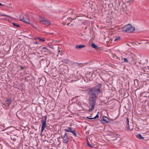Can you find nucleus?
<instances>
[{"label":"nucleus","mask_w":149,"mask_h":149,"mask_svg":"<svg viewBox=\"0 0 149 149\" xmlns=\"http://www.w3.org/2000/svg\"><path fill=\"white\" fill-rule=\"evenodd\" d=\"M102 86L101 84H98L95 86L89 88L88 89L89 96L97 98L99 94L102 92L101 90Z\"/></svg>","instance_id":"nucleus-1"},{"label":"nucleus","mask_w":149,"mask_h":149,"mask_svg":"<svg viewBox=\"0 0 149 149\" xmlns=\"http://www.w3.org/2000/svg\"><path fill=\"white\" fill-rule=\"evenodd\" d=\"M97 98V97L89 96L88 99L89 104L91 107V108L89 109V111H91L94 109L95 104Z\"/></svg>","instance_id":"nucleus-2"},{"label":"nucleus","mask_w":149,"mask_h":149,"mask_svg":"<svg viewBox=\"0 0 149 149\" xmlns=\"http://www.w3.org/2000/svg\"><path fill=\"white\" fill-rule=\"evenodd\" d=\"M135 30V28L130 24L124 26L122 29L123 32L127 33L132 32Z\"/></svg>","instance_id":"nucleus-3"},{"label":"nucleus","mask_w":149,"mask_h":149,"mask_svg":"<svg viewBox=\"0 0 149 149\" xmlns=\"http://www.w3.org/2000/svg\"><path fill=\"white\" fill-rule=\"evenodd\" d=\"M49 62L46 59H42L40 61L41 65L44 68L47 67L49 64Z\"/></svg>","instance_id":"nucleus-4"},{"label":"nucleus","mask_w":149,"mask_h":149,"mask_svg":"<svg viewBox=\"0 0 149 149\" xmlns=\"http://www.w3.org/2000/svg\"><path fill=\"white\" fill-rule=\"evenodd\" d=\"M39 17V20L41 23L47 25L51 24V23L48 19L42 18L41 16H40Z\"/></svg>","instance_id":"nucleus-5"},{"label":"nucleus","mask_w":149,"mask_h":149,"mask_svg":"<svg viewBox=\"0 0 149 149\" xmlns=\"http://www.w3.org/2000/svg\"><path fill=\"white\" fill-rule=\"evenodd\" d=\"M47 116L44 117V118L41 120V122L42 123L41 126V132H42L45 129V128L46 127V120L47 119Z\"/></svg>","instance_id":"nucleus-6"},{"label":"nucleus","mask_w":149,"mask_h":149,"mask_svg":"<svg viewBox=\"0 0 149 149\" xmlns=\"http://www.w3.org/2000/svg\"><path fill=\"white\" fill-rule=\"evenodd\" d=\"M11 102V99L8 98L4 101V102L3 103V105H4L6 107H8L9 106Z\"/></svg>","instance_id":"nucleus-7"},{"label":"nucleus","mask_w":149,"mask_h":149,"mask_svg":"<svg viewBox=\"0 0 149 149\" xmlns=\"http://www.w3.org/2000/svg\"><path fill=\"white\" fill-rule=\"evenodd\" d=\"M69 134L65 133L64 134L63 137V141L64 143H68L69 140V138L67 134Z\"/></svg>","instance_id":"nucleus-8"},{"label":"nucleus","mask_w":149,"mask_h":149,"mask_svg":"<svg viewBox=\"0 0 149 149\" xmlns=\"http://www.w3.org/2000/svg\"><path fill=\"white\" fill-rule=\"evenodd\" d=\"M19 19L21 21L24 22L25 23L29 24L30 20L29 18L25 19L22 16H20Z\"/></svg>","instance_id":"nucleus-9"},{"label":"nucleus","mask_w":149,"mask_h":149,"mask_svg":"<svg viewBox=\"0 0 149 149\" xmlns=\"http://www.w3.org/2000/svg\"><path fill=\"white\" fill-rule=\"evenodd\" d=\"M109 119L107 117L104 116L100 120V121L101 123H104V122L106 123H109Z\"/></svg>","instance_id":"nucleus-10"},{"label":"nucleus","mask_w":149,"mask_h":149,"mask_svg":"<svg viewBox=\"0 0 149 149\" xmlns=\"http://www.w3.org/2000/svg\"><path fill=\"white\" fill-rule=\"evenodd\" d=\"M94 72L92 71L87 73L86 74V77H88V78H89V79H90V81L93 80V79L91 77L93 76V75L94 74Z\"/></svg>","instance_id":"nucleus-11"},{"label":"nucleus","mask_w":149,"mask_h":149,"mask_svg":"<svg viewBox=\"0 0 149 149\" xmlns=\"http://www.w3.org/2000/svg\"><path fill=\"white\" fill-rule=\"evenodd\" d=\"M85 45H76L75 46V48L77 50H79L85 47Z\"/></svg>","instance_id":"nucleus-12"},{"label":"nucleus","mask_w":149,"mask_h":149,"mask_svg":"<svg viewBox=\"0 0 149 149\" xmlns=\"http://www.w3.org/2000/svg\"><path fill=\"white\" fill-rule=\"evenodd\" d=\"M69 62V60L68 59H63V60L60 61L59 63L61 65L66 64Z\"/></svg>","instance_id":"nucleus-13"},{"label":"nucleus","mask_w":149,"mask_h":149,"mask_svg":"<svg viewBox=\"0 0 149 149\" xmlns=\"http://www.w3.org/2000/svg\"><path fill=\"white\" fill-rule=\"evenodd\" d=\"M72 128L71 127H68L67 129H65L64 131L66 132L72 133V131H73L74 130H72Z\"/></svg>","instance_id":"nucleus-14"},{"label":"nucleus","mask_w":149,"mask_h":149,"mask_svg":"<svg viewBox=\"0 0 149 149\" xmlns=\"http://www.w3.org/2000/svg\"><path fill=\"white\" fill-rule=\"evenodd\" d=\"M89 3H90V4L89 6V7L91 8V9H93L94 8L93 4H94V3L92 1H91L89 2Z\"/></svg>","instance_id":"nucleus-15"},{"label":"nucleus","mask_w":149,"mask_h":149,"mask_svg":"<svg viewBox=\"0 0 149 149\" xmlns=\"http://www.w3.org/2000/svg\"><path fill=\"white\" fill-rule=\"evenodd\" d=\"M74 9H70L68 11V14H69L70 15H72L74 13Z\"/></svg>","instance_id":"nucleus-16"},{"label":"nucleus","mask_w":149,"mask_h":149,"mask_svg":"<svg viewBox=\"0 0 149 149\" xmlns=\"http://www.w3.org/2000/svg\"><path fill=\"white\" fill-rule=\"evenodd\" d=\"M34 39L36 40L38 39V40H39L41 42H44L45 41L44 39L40 37L35 38Z\"/></svg>","instance_id":"nucleus-17"},{"label":"nucleus","mask_w":149,"mask_h":149,"mask_svg":"<svg viewBox=\"0 0 149 149\" xmlns=\"http://www.w3.org/2000/svg\"><path fill=\"white\" fill-rule=\"evenodd\" d=\"M75 136L79 137L80 136V135L79 133H78L77 134H76V131L74 130V131H72V133Z\"/></svg>","instance_id":"nucleus-18"},{"label":"nucleus","mask_w":149,"mask_h":149,"mask_svg":"<svg viewBox=\"0 0 149 149\" xmlns=\"http://www.w3.org/2000/svg\"><path fill=\"white\" fill-rule=\"evenodd\" d=\"M136 137L138 139L142 140H143L144 139V138L142 137L141 135L140 134H137L136 135Z\"/></svg>","instance_id":"nucleus-19"},{"label":"nucleus","mask_w":149,"mask_h":149,"mask_svg":"<svg viewBox=\"0 0 149 149\" xmlns=\"http://www.w3.org/2000/svg\"><path fill=\"white\" fill-rule=\"evenodd\" d=\"M99 113V112H98V113L96 115V116L95 117H94V118H88V117H87V118L88 119H91H91H96V118H98L99 117V115L98 114Z\"/></svg>","instance_id":"nucleus-20"},{"label":"nucleus","mask_w":149,"mask_h":149,"mask_svg":"<svg viewBox=\"0 0 149 149\" xmlns=\"http://www.w3.org/2000/svg\"><path fill=\"white\" fill-rule=\"evenodd\" d=\"M122 8L123 10H126L127 7L126 6V5L124 3H123L122 5Z\"/></svg>","instance_id":"nucleus-21"},{"label":"nucleus","mask_w":149,"mask_h":149,"mask_svg":"<svg viewBox=\"0 0 149 149\" xmlns=\"http://www.w3.org/2000/svg\"><path fill=\"white\" fill-rule=\"evenodd\" d=\"M89 2H87L86 3H85L84 4V6L85 7L89 8Z\"/></svg>","instance_id":"nucleus-22"},{"label":"nucleus","mask_w":149,"mask_h":149,"mask_svg":"<svg viewBox=\"0 0 149 149\" xmlns=\"http://www.w3.org/2000/svg\"><path fill=\"white\" fill-rule=\"evenodd\" d=\"M143 70L146 72V71H147V70H149V66H147L144 67L143 68Z\"/></svg>","instance_id":"nucleus-23"},{"label":"nucleus","mask_w":149,"mask_h":149,"mask_svg":"<svg viewBox=\"0 0 149 149\" xmlns=\"http://www.w3.org/2000/svg\"><path fill=\"white\" fill-rule=\"evenodd\" d=\"M91 46L94 49H96L97 47L94 43H92L91 44Z\"/></svg>","instance_id":"nucleus-24"},{"label":"nucleus","mask_w":149,"mask_h":149,"mask_svg":"<svg viewBox=\"0 0 149 149\" xmlns=\"http://www.w3.org/2000/svg\"><path fill=\"white\" fill-rule=\"evenodd\" d=\"M87 141L88 146L90 148H92V146L90 144L89 142L88 141V140H87Z\"/></svg>","instance_id":"nucleus-25"},{"label":"nucleus","mask_w":149,"mask_h":149,"mask_svg":"<svg viewBox=\"0 0 149 149\" xmlns=\"http://www.w3.org/2000/svg\"><path fill=\"white\" fill-rule=\"evenodd\" d=\"M120 37H118L117 38H115V39H114V41H117L119 40H120Z\"/></svg>","instance_id":"nucleus-26"},{"label":"nucleus","mask_w":149,"mask_h":149,"mask_svg":"<svg viewBox=\"0 0 149 149\" xmlns=\"http://www.w3.org/2000/svg\"><path fill=\"white\" fill-rule=\"evenodd\" d=\"M124 62H127L128 63L129 62V61L126 58H124Z\"/></svg>","instance_id":"nucleus-27"},{"label":"nucleus","mask_w":149,"mask_h":149,"mask_svg":"<svg viewBox=\"0 0 149 149\" xmlns=\"http://www.w3.org/2000/svg\"><path fill=\"white\" fill-rule=\"evenodd\" d=\"M13 24L15 26L17 27H19V24H17L16 23H13Z\"/></svg>","instance_id":"nucleus-28"},{"label":"nucleus","mask_w":149,"mask_h":149,"mask_svg":"<svg viewBox=\"0 0 149 149\" xmlns=\"http://www.w3.org/2000/svg\"><path fill=\"white\" fill-rule=\"evenodd\" d=\"M75 64H77V65H79V66H80V67H82V66H81V65H82L83 64H82L81 63H75Z\"/></svg>","instance_id":"nucleus-29"},{"label":"nucleus","mask_w":149,"mask_h":149,"mask_svg":"<svg viewBox=\"0 0 149 149\" xmlns=\"http://www.w3.org/2000/svg\"><path fill=\"white\" fill-rule=\"evenodd\" d=\"M42 49L43 50H44V49H45L46 50H48V49L46 48V47H43L42 48Z\"/></svg>","instance_id":"nucleus-30"},{"label":"nucleus","mask_w":149,"mask_h":149,"mask_svg":"<svg viewBox=\"0 0 149 149\" xmlns=\"http://www.w3.org/2000/svg\"><path fill=\"white\" fill-rule=\"evenodd\" d=\"M44 50V51H43V52H44L45 53H44V54H47V53H46V52H48V50H45V49H44V50Z\"/></svg>","instance_id":"nucleus-31"},{"label":"nucleus","mask_w":149,"mask_h":149,"mask_svg":"<svg viewBox=\"0 0 149 149\" xmlns=\"http://www.w3.org/2000/svg\"><path fill=\"white\" fill-rule=\"evenodd\" d=\"M127 123L128 125H129V119L128 118H127Z\"/></svg>","instance_id":"nucleus-32"},{"label":"nucleus","mask_w":149,"mask_h":149,"mask_svg":"<svg viewBox=\"0 0 149 149\" xmlns=\"http://www.w3.org/2000/svg\"><path fill=\"white\" fill-rule=\"evenodd\" d=\"M24 68V66H21L20 67V69H21L22 70H23Z\"/></svg>","instance_id":"nucleus-33"},{"label":"nucleus","mask_w":149,"mask_h":149,"mask_svg":"<svg viewBox=\"0 0 149 149\" xmlns=\"http://www.w3.org/2000/svg\"><path fill=\"white\" fill-rule=\"evenodd\" d=\"M113 57V58H115L116 59H117V58L118 57H117V56L116 55H115Z\"/></svg>","instance_id":"nucleus-34"},{"label":"nucleus","mask_w":149,"mask_h":149,"mask_svg":"<svg viewBox=\"0 0 149 149\" xmlns=\"http://www.w3.org/2000/svg\"><path fill=\"white\" fill-rule=\"evenodd\" d=\"M62 24L63 25H65L66 24V22H63V23H62Z\"/></svg>","instance_id":"nucleus-35"},{"label":"nucleus","mask_w":149,"mask_h":149,"mask_svg":"<svg viewBox=\"0 0 149 149\" xmlns=\"http://www.w3.org/2000/svg\"><path fill=\"white\" fill-rule=\"evenodd\" d=\"M0 6H3L4 5H3L2 4L0 3Z\"/></svg>","instance_id":"nucleus-36"},{"label":"nucleus","mask_w":149,"mask_h":149,"mask_svg":"<svg viewBox=\"0 0 149 149\" xmlns=\"http://www.w3.org/2000/svg\"><path fill=\"white\" fill-rule=\"evenodd\" d=\"M34 43L35 44H38V42H37V41H36V42H34Z\"/></svg>","instance_id":"nucleus-37"},{"label":"nucleus","mask_w":149,"mask_h":149,"mask_svg":"<svg viewBox=\"0 0 149 149\" xmlns=\"http://www.w3.org/2000/svg\"><path fill=\"white\" fill-rule=\"evenodd\" d=\"M127 130H130V127L129 126H128L127 127Z\"/></svg>","instance_id":"nucleus-38"},{"label":"nucleus","mask_w":149,"mask_h":149,"mask_svg":"<svg viewBox=\"0 0 149 149\" xmlns=\"http://www.w3.org/2000/svg\"><path fill=\"white\" fill-rule=\"evenodd\" d=\"M70 24V23H69V22L68 23V24H67V25L68 26L69 25V24Z\"/></svg>","instance_id":"nucleus-39"},{"label":"nucleus","mask_w":149,"mask_h":149,"mask_svg":"<svg viewBox=\"0 0 149 149\" xmlns=\"http://www.w3.org/2000/svg\"><path fill=\"white\" fill-rule=\"evenodd\" d=\"M116 136H118L119 135V134H116Z\"/></svg>","instance_id":"nucleus-40"},{"label":"nucleus","mask_w":149,"mask_h":149,"mask_svg":"<svg viewBox=\"0 0 149 149\" xmlns=\"http://www.w3.org/2000/svg\"><path fill=\"white\" fill-rule=\"evenodd\" d=\"M58 53L59 54L60 52H61L60 51H58Z\"/></svg>","instance_id":"nucleus-41"},{"label":"nucleus","mask_w":149,"mask_h":149,"mask_svg":"<svg viewBox=\"0 0 149 149\" xmlns=\"http://www.w3.org/2000/svg\"><path fill=\"white\" fill-rule=\"evenodd\" d=\"M130 1H131V0H130V1H127V2L130 3L129 2H130Z\"/></svg>","instance_id":"nucleus-42"},{"label":"nucleus","mask_w":149,"mask_h":149,"mask_svg":"<svg viewBox=\"0 0 149 149\" xmlns=\"http://www.w3.org/2000/svg\"><path fill=\"white\" fill-rule=\"evenodd\" d=\"M139 63L140 64H141V63L140 62H139Z\"/></svg>","instance_id":"nucleus-43"},{"label":"nucleus","mask_w":149,"mask_h":149,"mask_svg":"<svg viewBox=\"0 0 149 149\" xmlns=\"http://www.w3.org/2000/svg\"><path fill=\"white\" fill-rule=\"evenodd\" d=\"M146 43H148L149 42H146Z\"/></svg>","instance_id":"nucleus-44"},{"label":"nucleus","mask_w":149,"mask_h":149,"mask_svg":"<svg viewBox=\"0 0 149 149\" xmlns=\"http://www.w3.org/2000/svg\"><path fill=\"white\" fill-rule=\"evenodd\" d=\"M50 34H53V33H50Z\"/></svg>","instance_id":"nucleus-45"},{"label":"nucleus","mask_w":149,"mask_h":149,"mask_svg":"<svg viewBox=\"0 0 149 149\" xmlns=\"http://www.w3.org/2000/svg\"><path fill=\"white\" fill-rule=\"evenodd\" d=\"M71 25H73V24H71Z\"/></svg>","instance_id":"nucleus-46"},{"label":"nucleus","mask_w":149,"mask_h":149,"mask_svg":"<svg viewBox=\"0 0 149 149\" xmlns=\"http://www.w3.org/2000/svg\"><path fill=\"white\" fill-rule=\"evenodd\" d=\"M139 44H141V43H139Z\"/></svg>","instance_id":"nucleus-47"},{"label":"nucleus","mask_w":149,"mask_h":149,"mask_svg":"<svg viewBox=\"0 0 149 149\" xmlns=\"http://www.w3.org/2000/svg\"><path fill=\"white\" fill-rule=\"evenodd\" d=\"M83 35L82 34H81V36H82Z\"/></svg>","instance_id":"nucleus-48"}]
</instances>
